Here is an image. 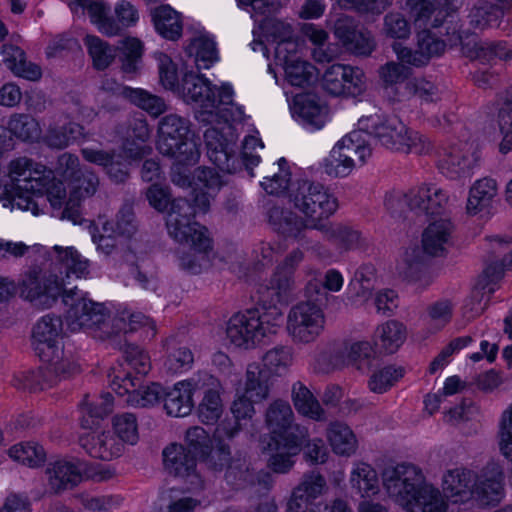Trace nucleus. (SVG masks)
Returning a JSON list of instances; mask_svg holds the SVG:
<instances>
[{"label":"nucleus","mask_w":512,"mask_h":512,"mask_svg":"<svg viewBox=\"0 0 512 512\" xmlns=\"http://www.w3.org/2000/svg\"><path fill=\"white\" fill-rule=\"evenodd\" d=\"M2 55L7 68L16 75L31 81L40 79L42 75L40 67L27 62L24 51L19 47L5 44L2 46Z\"/></svg>","instance_id":"33"},{"label":"nucleus","mask_w":512,"mask_h":512,"mask_svg":"<svg viewBox=\"0 0 512 512\" xmlns=\"http://www.w3.org/2000/svg\"><path fill=\"white\" fill-rule=\"evenodd\" d=\"M239 479L247 486H250L255 493L262 492L263 496L267 495L273 485V477L269 472L263 470L255 471L249 467L240 471Z\"/></svg>","instance_id":"59"},{"label":"nucleus","mask_w":512,"mask_h":512,"mask_svg":"<svg viewBox=\"0 0 512 512\" xmlns=\"http://www.w3.org/2000/svg\"><path fill=\"white\" fill-rule=\"evenodd\" d=\"M455 304L451 299L441 298L426 308L429 321L437 328H443L452 319Z\"/></svg>","instance_id":"58"},{"label":"nucleus","mask_w":512,"mask_h":512,"mask_svg":"<svg viewBox=\"0 0 512 512\" xmlns=\"http://www.w3.org/2000/svg\"><path fill=\"white\" fill-rule=\"evenodd\" d=\"M65 286L64 278L53 273L47 262H44L41 266L33 265L29 267L22 274L19 282L21 297L33 306L42 309L50 308L60 295L63 296V302L70 309L72 300L70 299L69 304H67L65 298L71 290L77 291L78 296H84L76 287L66 289Z\"/></svg>","instance_id":"12"},{"label":"nucleus","mask_w":512,"mask_h":512,"mask_svg":"<svg viewBox=\"0 0 512 512\" xmlns=\"http://www.w3.org/2000/svg\"><path fill=\"white\" fill-rule=\"evenodd\" d=\"M289 203L310 223L311 230L324 224L338 210L337 197L322 183L307 179L291 183Z\"/></svg>","instance_id":"8"},{"label":"nucleus","mask_w":512,"mask_h":512,"mask_svg":"<svg viewBox=\"0 0 512 512\" xmlns=\"http://www.w3.org/2000/svg\"><path fill=\"white\" fill-rule=\"evenodd\" d=\"M45 367L35 371H29L17 376L14 385L19 389L38 392L57 385L61 380L66 379L75 368L74 365L66 359L58 361H44Z\"/></svg>","instance_id":"19"},{"label":"nucleus","mask_w":512,"mask_h":512,"mask_svg":"<svg viewBox=\"0 0 512 512\" xmlns=\"http://www.w3.org/2000/svg\"><path fill=\"white\" fill-rule=\"evenodd\" d=\"M125 390L128 393L127 403L132 406L147 407L163 400L165 389L158 383H151L148 386L129 391L127 384L134 386L130 379H125Z\"/></svg>","instance_id":"45"},{"label":"nucleus","mask_w":512,"mask_h":512,"mask_svg":"<svg viewBox=\"0 0 512 512\" xmlns=\"http://www.w3.org/2000/svg\"><path fill=\"white\" fill-rule=\"evenodd\" d=\"M504 497V474L496 463H489L476 477L473 500L479 506H496Z\"/></svg>","instance_id":"21"},{"label":"nucleus","mask_w":512,"mask_h":512,"mask_svg":"<svg viewBox=\"0 0 512 512\" xmlns=\"http://www.w3.org/2000/svg\"><path fill=\"white\" fill-rule=\"evenodd\" d=\"M392 48L398 60L419 68L426 66L433 57L441 56L446 49V43L428 29H423L416 35L414 49L402 46L400 43H394Z\"/></svg>","instance_id":"20"},{"label":"nucleus","mask_w":512,"mask_h":512,"mask_svg":"<svg viewBox=\"0 0 512 512\" xmlns=\"http://www.w3.org/2000/svg\"><path fill=\"white\" fill-rule=\"evenodd\" d=\"M267 219L274 231L286 238L296 240L306 249L319 252L324 248L320 242L313 241L307 234V230H311L310 223L292 210L273 205L267 211Z\"/></svg>","instance_id":"17"},{"label":"nucleus","mask_w":512,"mask_h":512,"mask_svg":"<svg viewBox=\"0 0 512 512\" xmlns=\"http://www.w3.org/2000/svg\"><path fill=\"white\" fill-rule=\"evenodd\" d=\"M417 96L425 102H435L439 99L438 87L422 77H414L406 81L400 88L397 97L392 102H402Z\"/></svg>","instance_id":"35"},{"label":"nucleus","mask_w":512,"mask_h":512,"mask_svg":"<svg viewBox=\"0 0 512 512\" xmlns=\"http://www.w3.org/2000/svg\"><path fill=\"white\" fill-rule=\"evenodd\" d=\"M377 281L376 269L372 264H363L355 272L349 288L361 300H367L375 288Z\"/></svg>","instance_id":"44"},{"label":"nucleus","mask_w":512,"mask_h":512,"mask_svg":"<svg viewBox=\"0 0 512 512\" xmlns=\"http://www.w3.org/2000/svg\"><path fill=\"white\" fill-rule=\"evenodd\" d=\"M286 80L292 86L303 87L315 76V67L301 58L290 61L282 66Z\"/></svg>","instance_id":"50"},{"label":"nucleus","mask_w":512,"mask_h":512,"mask_svg":"<svg viewBox=\"0 0 512 512\" xmlns=\"http://www.w3.org/2000/svg\"><path fill=\"white\" fill-rule=\"evenodd\" d=\"M386 211L396 219H406L408 212L414 213V204L410 200V190H391L384 196Z\"/></svg>","instance_id":"48"},{"label":"nucleus","mask_w":512,"mask_h":512,"mask_svg":"<svg viewBox=\"0 0 512 512\" xmlns=\"http://www.w3.org/2000/svg\"><path fill=\"white\" fill-rule=\"evenodd\" d=\"M84 44L92 58L93 67L97 70L108 68L116 57L117 49L97 36L87 35Z\"/></svg>","instance_id":"41"},{"label":"nucleus","mask_w":512,"mask_h":512,"mask_svg":"<svg viewBox=\"0 0 512 512\" xmlns=\"http://www.w3.org/2000/svg\"><path fill=\"white\" fill-rule=\"evenodd\" d=\"M153 21L157 32L168 40L175 41L182 35L180 14L170 6H160L153 12Z\"/></svg>","instance_id":"36"},{"label":"nucleus","mask_w":512,"mask_h":512,"mask_svg":"<svg viewBox=\"0 0 512 512\" xmlns=\"http://www.w3.org/2000/svg\"><path fill=\"white\" fill-rule=\"evenodd\" d=\"M382 481L388 495L407 512H446L448 504L442 492L426 481L422 470L401 463L383 470Z\"/></svg>","instance_id":"2"},{"label":"nucleus","mask_w":512,"mask_h":512,"mask_svg":"<svg viewBox=\"0 0 512 512\" xmlns=\"http://www.w3.org/2000/svg\"><path fill=\"white\" fill-rule=\"evenodd\" d=\"M328 489L326 479L319 472L305 473L301 482L294 489L297 497H303L306 501H313Z\"/></svg>","instance_id":"51"},{"label":"nucleus","mask_w":512,"mask_h":512,"mask_svg":"<svg viewBox=\"0 0 512 512\" xmlns=\"http://www.w3.org/2000/svg\"><path fill=\"white\" fill-rule=\"evenodd\" d=\"M189 119L168 114L158 122L157 149L178 164H196L200 158V138L191 128Z\"/></svg>","instance_id":"6"},{"label":"nucleus","mask_w":512,"mask_h":512,"mask_svg":"<svg viewBox=\"0 0 512 512\" xmlns=\"http://www.w3.org/2000/svg\"><path fill=\"white\" fill-rule=\"evenodd\" d=\"M122 349L125 361L137 374L146 375L149 372V357L139 346L125 344Z\"/></svg>","instance_id":"62"},{"label":"nucleus","mask_w":512,"mask_h":512,"mask_svg":"<svg viewBox=\"0 0 512 512\" xmlns=\"http://www.w3.org/2000/svg\"><path fill=\"white\" fill-rule=\"evenodd\" d=\"M281 317L277 309L261 311L258 308H251L238 312L228 321L227 337L237 347L252 348L265 337L277 333Z\"/></svg>","instance_id":"11"},{"label":"nucleus","mask_w":512,"mask_h":512,"mask_svg":"<svg viewBox=\"0 0 512 512\" xmlns=\"http://www.w3.org/2000/svg\"><path fill=\"white\" fill-rule=\"evenodd\" d=\"M292 115L310 129H321L328 117V108L314 94H298L290 106Z\"/></svg>","instance_id":"23"},{"label":"nucleus","mask_w":512,"mask_h":512,"mask_svg":"<svg viewBox=\"0 0 512 512\" xmlns=\"http://www.w3.org/2000/svg\"><path fill=\"white\" fill-rule=\"evenodd\" d=\"M269 373L258 364H249L246 370L245 392L255 401H262L269 396Z\"/></svg>","instance_id":"40"},{"label":"nucleus","mask_w":512,"mask_h":512,"mask_svg":"<svg viewBox=\"0 0 512 512\" xmlns=\"http://www.w3.org/2000/svg\"><path fill=\"white\" fill-rule=\"evenodd\" d=\"M80 408L84 414L81 425L84 428H92L98 420L112 412L113 397L110 393H104L98 399H90V396L86 395L80 404Z\"/></svg>","instance_id":"37"},{"label":"nucleus","mask_w":512,"mask_h":512,"mask_svg":"<svg viewBox=\"0 0 512 512\" xmlns=\"http://www.w3.org/2000/svg\"><path fill=\"white\" fill-rule=\"evenodd\" d=\"M70 299L72 302L66 314V325L71 332L85 331L95 339L106 341L114 340L121 332H132L149 324V318L140 312L122 311L112 317L104 304L78 296L75 290L67 293V304Z\"/></svg>","instance_id":"1"},{"label":"nucleus","mask_w":512,"mask_h":512,"mask_svg":"<svg viewBox=\"0 0 512 512\" xmlns=\"http://www.w3.org/2000/svg\"><path fill=\"white\" fill-rule=\"evenodd\" d=\"M475 480L476 475L470 469L463 467L449 469L443 475V492L453 503H465L473 499Z\"/></svg>","instance_id":"25"},{"label":"nucleus","mask_w":512,"mask_h":512,"mask_svg":"<svg viewBox=\"0 0 512 512\" xmlns=\"http://www.w3.org/2000/svg\"><path fill=\"white\" fill-rule=\"evenodd\" d=\"M382 36L392 40H406L411 35V23L401 12H388L383 17Z\"/></svg>","instance_id":"46"},{"label":"nucleus","mask_w":512,"mask_h":512,"mask_svg":"<svg viewBox=\"0 0 512 512\" xmlns=\"http://www.w3.org/2000/svg\"><path fill=\"white\" fill-rule=\"evenodd\" d=\"M163 465L165 471L175 477L190 478L191 484L202 487L196 473V455L193 450H163Z\"/></svg>","instance_id":"28"},{"label":"nucleus","mask_w":512,"mask_h":512,"mask_svg":"<svg viewBox=\"0 0 512 512\" xmlns=\"http://www.w3.org/2000/svg\"><path fill=\"white\" fill-rule=\"evenodd\" d=\"M364 131H352L344 136L335 146L340 148L342 153L349 155V157L357 158L361 164H364L372 154V149L364 138Z\"/></svg>","instance_id":"42"},{"label":"nucleus","mask_w":512,"mask_h":512,"mask_svg":"<svg viewBox=\"0 0 512 512\" xmlns=\"http://www.w3.org/2000/svg\"><path fill=\"white\" fill-rule=\"evenodd\" d=\"M308 299L294 305L287 316V331L295 343L314 342L324 331L326 317L321 283L310 281L306 286Z\"/></svg>","instance_id":"7"},{"label":"nucleus","mask_w":512,"mask_h":512,"mask_svg":"<svg viewBox=\"0 0 512 512\" xmlns=\"http://www.w3.org/2000/svg\"><path fill=\"white\" fill-rule=\"evenodd\" d=\"M415 24L423 29L437 28L442 25L447 13L438 8L433 1L412 12Z\"/></svg>","instance_id":"57"},{"label":"nucleus","mask_w":512,"mask_h":512,"mask_svg":"<svg viewBox=\"0 0 512 512\" xmlns=\"http://www.w3.org/2000/svg\"><path fill=\"white\" fill-rule=\"evenodd\" d=\"M233 91L229 85H222L218 91L219 117L224 118L225 126L220 130L216 127L208 128L204 133L207 155L210 161L220 171L233 173L237 169L236 156L237 136L234 134L229 121L242 122L245 113L242 107L233 103Z\"/></svg>","instance_id":"3"},{"label":"nucleus","mask_w":512,"mask_h":512,"mask_svg":"<svg viewBox=\"0 0 512 512\" xmlns=\"http://www.w3.org/2000/svg\"><path fill=\"white\" fill-rule=\"evenodd\" d=\"M179 93L187 103H195L199 106L196 111V119L203 124H214L218 121V91L210 81L194 72L183 75Z\"/></svg>","instance_id":"15"},{"label":"nucleus","mask_w":512,"mask_h":512,"mask_svg":"<svg viewBox=\"0 0 512 512\" xmlns=\"http://www.w3.org/2000/svg\"><path fill=\"white\" fill-rule=\"evenodd\" d=\"M316 231L343 251L357 250L368 245V240L356 227L344 223L325 222L316 226Z\"/></svg>","instance_id":"24"},{"label":"nucleus","mask_w":512,"mask_h":512,"mask_svg":"<svg viewBox=\"0 0 512 512\" xmlns=\"http://www.w3.org/2000/svg\"><path fill=\"white\" fill-rule=\"evenodd\" d=\"M61 331L62 320L53 314L43 316L33 327L32 345L42 361L64 359L59 345Z\"/></svg>","instance_id":"18"},{"label":"nucleus","mask_w":512,"mask_h":512,"mask_svg":"<svg viewBox=\"0 0 512 512\" xmlns=\"http://www.w3.org/2000/svg\"><path fill=\"white\" fill-rule=\"evenodd\" d=\"M194 384L191 381L178 382L164 394V410L169 416L185 417L189 415L194 406Z\"/></svg>","instance_id":"29"},{"label":"nucleus","mask_w":512,"mask_h":512,"mask_svg":"<svg viewBox=\"0 0 512 512\" xmlns=\"http://www.w3.org/2000/svg\"><path fill=\"white\" fill-rule=\"evenodd\" d=\"M129 101L154 117L161 115L168 109L164 99L142 89H133Z\"/></svg>","instance_id":"55"},{"label":"nucleus","mask_w":512,"mask_h":512,"mask_svg":"<svg viewBox=\"0 0 512 512\" xmlns=\"http://www.w3.org/2000/svg\"><path fill=\"white\" fill-rule=\"evenodd\" d=\"M453 225L449 220L441 219L430 223L422 233V247H408L397 266L405 279L428 286L432 282L427 272L428 258L442 256L451 244Z\"/></svg>","instance_id":"4"},{"label":"nucleus","mask_w":512,"mask_h":512,"mask_svg":"<svg viewBox=\"0 0 512 512\" xmlns=\"http://www.w3.org/2000/svg\"><path fill=\"white\" fill-rule=\"evenodd\" d=\"M263 31L275 44L295 36L292 25L277 18L266 19L263 23Z\"/></svg>","instance_id":"63"},{"label":"nucleus","mask_w":512,"mask_h":512,"mask_svg":"<svg viewBox=\"0 0 512 512\" xmlns=\"http://www.w3.org/2000/svg\"><path fill=\"white\" fill-rule=\"evenodd\" d=\"M9 177L16 189L11 207L38 215L37 199H42L45 181L50 177L47 168L27 157H20L10 162Z\"/></svg>","instance_id":"10"},{"label":"nucleus","mask_w":512,"mask_h":512,"mask_svg":"<svg viewBox=\"0 0 512 512\" xmlns=\"http://www.w3.org/2000/svg\"><path fill=\"white\" fill-rule=\"evenodd\" d=\"M67 3L73 12L87 11L99 31L109 37L120 34L123 28L134 25L138 20L137 10L127 1H121L116 5L117 21L108 16L110 7L101 1L67 0Z\"/></svg>","instance_id":"13"},{"label":"nucleus","mask_w":512,"mask_h":512,"mask_svg":"<svg viewBox=\"0 0 512 512\" xmlns=\"http://www.w3.org/2000/svg\"><path fill=\"white\" fill-rule=\"evenodd\" d=\"M293 361L292 349L289 346H276L268 350L262 357L264 370L269 374H284Z\"/></svg>","instance_id":"47"},{"label":"nucleus","mask_w":512,"mask_h":512,"mask_svg":"<svg viewBox=\"0 0 512 512\" xmlns=\"http://www.w3.org/2000/svg\"><path fill=\"white\" fill-rule=\"evenodd\" d=\"M50 475V485L59 492L64 489L73 488L84 478L104 480L112 476V472L97 462L85 460L76 463L69 461H57L52 468L47 469Z\"/></svg>","instance_id":"16"},{"label":"nucleus","mask_w":512,"mask_h":512,"mask_svg":"<svg viewBox=\"0 0 512 512\" xmlns=\"http://www.w3.org/2000/svg\"><path fill=\"white\" fill-rule=\"evenodd\" d=\"M478 157L471 147H451L439 160L438 167L443 175L450 179H459L470 175Z\"/></svg>","instance_id":"27"},{"label":"nucleus","mask_w":512,"mask_h":512,"mask_svg":"<svg viewBox=\"0 0 512 512\" xmlns=\"http://www.w3.org/2000/svg\"><path fill=\"white\" fill-rule=\"evenodd\" d=\"M199 418L203 423L216 422L222 414V401L220 394L215 389H208L198 408Z\"/></svg>","instance_id":"56"},{"label":"nucleus","mask_w":512,"mask_h":512,"mask_svg":"<svg viewBox=\"0 0 512 512\" xmlns=\"http://www.w3.org/2000/svg\"><path fill=\"white\" fill-rule=\"evenodd\" d=\"M114 433L122 444L135 445L138 441V425L135 415L124 413L112 419Z\"/></svg>","instance_id":"54"},{"label":"nucleus","mask_w":512,"mask_h":512,"mask_svg":"<svg viewBox=\"0 0 512 512\" xmlns=\"http://www.w3.org/2000/svg\"><path fill=\"white\" fill-rule=\"evenodd\" d=\"M406 63L399 61H389L381 65L378 69L379 78L386 90L390 101L392 97H397L399 88L408 80L412 73L411 68Z\"/></svg>","instance_id":"34"},{"label":"nucleus","mask_w":512,"mask_h":512,"mask_svg":"<svg viewBox=\"0 0 512 512\" xmlns=\"http://www.w3.org/2000/svg\"><path fill=\"white\" fill-rule=\"evenodd\" d=\"M187 53L194 58L199 70L210 68L218 60L216 44L208 36H198L187 46Z\"/></svg>","instance_id":"39"},{"label":"nucleus","mask_w":512,"mask_h":512,"mask_svg":"<svg viewBox=\"0 0 512 512\" xmlns=\"http://www.w3.org/2000/svg\"><path fill=\"white\" fill-rule=\"evenodd\" d=\"M448 199L447 193L436 185H422L410 189V200L417 216L441 215Z\"/></svg>","instance_id":"26"},{"label":"nucleus","mask_w":512,"mask_h":512,"mask_svg":"<svg viewBox=\"0 0 512 512\" xmlns=\"http://www.w3.org/2000/svg\"><path fill=\"white\" fill-rule=\"evenodd\" d=\"M195 208L186 198L178 197L171 201L166 217V227L171 238L181 244L209 246L211 238L206 227L193 221Z\"/></svg>","instance_id":"14"},{"label":"nucleus","mask_w":512,"mask_h":512,"mask_svg":"<svg viewBox=\"0 0 512 512\" xmlns=\"http://www.w3.org/2000/svg\"><path fill=\"white\" fill-rule=\"evenodd\" d=\"M291 399L296 411L309 419L324 422L328 419L326 411L310 389L300 381L291 388Z\"/></svg>","instance_id":"30"},{"label":"nucleus","mask_w":512,"mask_h":512,"mask_svg":"<svg viewBox=\"0 0 512 512\" xmlns=\"http://www.w3.org/2000/svg\"><path fill=\"white\" fill-rule=\"evenodd\" d=\"M189 251L180 256V266L192 273L198 274L210 265V254L212 253V241L209 246L204 247L199 244H188Z\"/></svg>","instance_id":"43"},{"label":"nucleus","mask_w":512,"mask_h":512,"mask_svg":"<svg viewBox=\"0 0 512 512\" xmlns=\"http://www.w3.org/2000/svg\"><path fill=\"white\" fill-rule=\"evenodd\" d=\"M46 261L53 273L59 277L69 278L74 274L77 278L89 274V260L84 258L74 247L54 246L47 252Z\"/></svg>","instance_id":"22"},{"label":"nucleus","mask_w":512,"mask_h":512,"mask_svg":"<svg viewBox=\"0 0 512 512\" xmlns=\"http://www.w3.org/2000/svg\"><path fill=\"white\" fill-rule=\"evenodd\" d=\"M8 127L11 134L23 141L36 140L41 133L38 122L28 114L13 115Z\"/></svg>","instance_id":"52"},{"label":"nucleus","mask_w":512,"mask_h":512,"mask_svg":"<svg viewBox=\"0 0 512 512\" xmlns=\"http://www.w3.org/2000/svg\"><path fill=\"white\" fill-rule=\"evenodd\" d=\"M498 194V185L495 179L485 177L476 181L470 188L467 201V212L476 215L483 211H489Z\"/></svg>","instance_id":"32"},{"label":"nucleus","mask_w":512,"mask_h":512,"mask_svg":"<svg viewBox=\"0 0 512 512\" xmlns=\"http://www.w3.org/2000/svg\"><path fill=\"white\" fill-rule=\"evenodd\" d=\"M326 438L332 448H354L358 445L355 433L342 421H332L328 424Z\"/></svg>","instance_id":"53"},{"label":"nucleus","mask_w":512,"mask_h":512,"mask_svg":"<svg viewBox=\"0 0 512 512\" xmlns=\"http://www.w3.org/2000/svg\"><path fill=\"white\" fill-rule=\"evenodd\" d=\"M497 122L500 131L512 130V86L498 95Z\"/></svg>","instance_id":"64"},{"label":"nucleus","mask_w":512,"mask_h":512,"mask_svg":"<svg viewBox=\"0 0 512 512\" xmlns=\"http://www.w3.org/2000/svg\"><path fill=\"white\" fill-rule=\"evenodd\" d=\"M290 403L283 399L273 400L266 408L264 422L269 434L263 440V448H301L309 446V434L305 426L294 422Z\"/></svg>","instance_id":"9"},{"label":"nucleus","mask_w":512,"mask_h":512,"mask_svg":"<svg viewBox=\"0 0 512 512\" xmlns=\"http://www.w3.org/2000/svg\"><path fill=\"white\" fill-rule=\"evenodd\" d=\"M358 126L376 144L393 152L422 155L431 149L425 136L410 129L396 116L369 114L359 119Z\"/></svg>","instance_id":"5"},{"label":"nucleus","mask_w":512,"mask_h":512,"mask_svg":"<svg viewBox=\"0 0 512 512\" xmlns=\"http://www.w3.org/2000/svg\"><path fill=\"white\" fill-rule=\"evenodd\" d=\"M405 374L403 367L385 366L374 372L368 382L369 389L378 394L387 392Z\"/></svg>","instance_id":"49"},{"label":"nucleus","mask_w":512,"mask_h":512,"mask_svg":"<svg viewBox=\"0 0 512 512\" xmlns=\"http://www.w3.org/2000/svg\"><path fill=\"white\" fill-rule=\"evenodd\" d=\"M74 188L79 197H89L95 194L99 187V178L91 168L83 166L72 179Z\"/></svg>","instance_id":"61"},{"label":"nucleus","mask_w":512,"mask_h":512,"mask_svg":"<svg viewBox=\"0 0 512 512\" xmlns=\"http://www.w3.org/2000/svg\"><path fill=\"white\" fill-rule=\"evenodd\" d=\"M294 285V278L276 267L269 283L259 289L260 301L275 308L288 301Z\"/></svg>","instance_id":"31"},{"label":"nucleus","mask_w":512,"mask_h":512,"mask_svg":"<svg viewBox=\"0 0 512 512\" xmlns=\"http://www.w3.org/2000/svg\"><path fill=\"white\" fill-rule=\"evenodd\" d=\"M346 70L344 64H333L326 69L323 75V87L328 93L334 96L344 95Z\"/></svg>","instance_id":"60"},{"label":"nucleus","mask_w":512,"mask_h":512,"mask_svg":"<svg viewBox=\"0 0 512 512\" xmlns=\"http://www.w3.org/2000/svg\"><path fill=\"white\" fill-rule=\"evenodd\" d=\"M376 343L387 353H394L406 339V328L396 320H389L375 331Z\"/></svg>","instance_id":"38"}]
</instances>
